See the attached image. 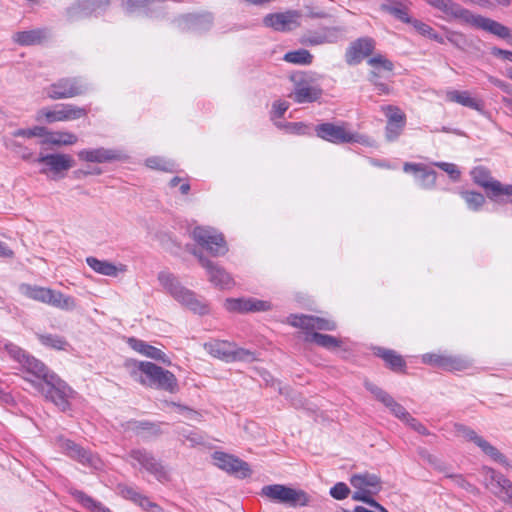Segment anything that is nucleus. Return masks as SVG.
I'll return each mask as SVG.
<instances>
[{
    "label": "nucleus",
    "instance_id": "nucleus-1",
    "mask_svg": "<svg viewBox=\"0 0 512 512\" xmlns=\"http://www.w3.org/2000/svg\"><path fill=\"white\" fill-rule=\"evenodd\" d=\"M28 373L34 375L39 381H31L46 399L52 401L60 410L69 408L68 397L71 388L56 374L50 373L44 363L28 355L21 364Z\"/></svg>",
    "mask_w": 512,
    "mask_h": 512
},
{
    "label": "nucleus",
    "instance_id": "nucleus-2",
    "mask_svg": "<svg viewBox=\"0 0 512 512\" xmlns=\"http://www.w3.org/2000/svg\"><path fill=\"white\" fill-rule=\"evenodd\" d=\"M158 280L167 293L193 313L199 315L209 313L208 304L198 298L193 291L184 287L174 274L162 271L158 274Z\"/></svg>",
    "mask_w": 512,
    "mask_h": 512
},
{
    "label": "nucleus",
    "instance_id": "nucleus-3",
    "mask_svg": "<svg viewBox=\"0 0 512 512\" xmlns=\"http://www.w3.org/2000/svg\"><path fill=\"white\" fill-rule=\"evenodd\" d=\"M19 291L29 299L61 310L71 311L76 308V301L73 297L50 288L23 283L19 286Z\"/></svg>",
    "mask_w": 512,
    "mask_h": 512
},
{
    "label": "nucleus",
    "instance_id": "nucleus-4",
    "mask_svg": "<svg viewBox=\"0 0 512 512\" xmlns=\"http://www.w3.org/2000/svg\"><path fill=\"white\" fill-rule=\"evenodd\" d=\"M137 367L146 376V378L139 379L141 384L169 393L178 391V381L172 372L146 361L138 362Z\"/></svg>",
    "mask_w": 512,
    "mask_h": 512
},
{
    "label": "nucleus",
    "instance_id": "nucleus-5",
    "mask_svg": "<svg viewBox=\"0 0 512 512\" xmlns=\"http://www.w3.org/2000/svg\"><path fill=\"white\" fill-rule=\"evenodd\" d=\"M261 494L272 501L287 504L291 507H305L311 501V496L304 490L294 489L282 484L266 485Z\"/></svg>",
    "mask_w": 512,
    "mask_h": 512
},
{
    "label": "nucleus",
    "instance_id": "nucleus-6",
    "mask_svg": "<svg viewBox=\"0 0 512 512\" xmlns=\"http://www.w3.org/2000/svg\"><path fill=\"white\" fill-rule=\"evenodd\" d=\"M89 89L90 85L82 77H65L46 87L45 93L51 100H61L82 96Z\"/></svg>",
    "mask_w": 512,
    "mask_h": 512
},
{
    "label": "nucleus",
    "instance_id": "nucleus-7",
    "mask_svg": "<svg viewBox=\"0 0 512 512\" xmlns=\"http://www.w3.org/2000/svg\"><path fill=\"white\" fill-rule=\"evenodd\" d=\"M192 238L212 256H223L228 251L224 236L211 227H195Z\"/></svg>",
    "mask_w": 512,
    "mask_h": 512
},
{
    "label": "nucleus",
    "instance_id": "nucleus-8",
    "mask_svg": "<svg viewBox=\"0 0 512 512\" xmlns=\"http://www.w3.org/2000/svg\"><path fill=\"white\" fill-rule=\"evenodd\" d=\"M294 89L289 95L298 104L312 103L319 100L323 90L312 84V78L306 73H295L290 77Z\"/></svg>",
    "mask_w": 512,
    "mask_h": 512
},
{
    "label": "nucleus",
    "instance_id": "nucleus-9",
    "mask_svg": "<svg viewBox=\"0 0 512 512\" xmlns=\"http://www.w3.org/2000/svg\"><path fill=\"white\" fill-rule=\"evenodd\" d=\"M88 114L86 107H79L74 104H58L54 109L42 108L37 112L36 120L47 123L73 121Z\"/></svg>",
    "mask_w": 512,
    "mask_h": 512
},
{
    "label": "nucleus",
    "instance_id": "nucleus-10",
    "mask_svg": "<svg viewBox=\"0 0 512 512\" xmlns=\"http://www.w3.org/2000/svg\"><path fill=\"white\" fill-rule=\"evenodd\" d=\"M473 181L485 189L487 196L496 200L501 196H512V184L503 185L491 176L490 171L483 166L475 167L471 171Z\"/></svg>",
    "mask_w": 512,
    "mask_h": 512
},
{
    "label": "nucleus",
    "instance_id": "nucleus-11",
    "mask_svg": "<svg viewBox=\"0 0 512 512\" xmlns=\"http://www.w3.org/2000/svg\"><path fill=\"white\" fill-rule=\"evenodd\" d=\"M346 123L336 125L334 123H321L316 126V135L328 142L334 144L344 143H362L363 136L356 132L348 131L345 128Z\"/></svg>",
    "mask_w": 512,
    "mask_h": 512
},
{
    "label": "nucleus",
    "instance_id": "nucleus-12",
    "mask_svg": "<svg viewBox=\"0 0 512 512\" xmlns=\"http://www.w3.org/2000/svg\"><path fill=\"white\" fill-rule=\"evenodd\" d=\"M129 457L138 462L148 473L152 474L159 482H167L170 480V475L155 456L146 449H133L129 453Z\"/></svg>",
    "mask_w": 512,
    "mask_h": 512
},
{
    "label": "nucleus",
    "instance_id": "nucleus-13",
    "mask_svg": "<svg viewBox=\"0 0 512 512\" xmlns=\"http://www.w3.org/2000/svg\"><path fill=\"white\" fill-rule=\"evenodd\" d=\"M381 111L387 118L385 138L388 142H394L404 131L406 126V115L399 107L394 105L382 106Z\"/></svg>",
    "mask_w": 512,
    "mask_h": 512
},
{
    "label": "nucleus",
    "instance_id": "nucleus-14",
    "mask_svg": "<svg viewBox=\"0 0 512 512\" xmlns=\"http://www.w3.org/2000/svg\"><path fill=\"white\" fill-rule=\"evenodd\" d=\"M455 431L466 438L468 441L474 442L486 455L490 456L494 461L502 465L509 466L507 458L493 445L484 438L479 436L473 429L463 424L456 423Z\"/></svg>",
    "mask_w": 512,
    "mask_h": 512
},
{
    "label": "nucleus",
    "instance_id": "nucleus-15",
    "mask_svg": "<svg viewBox=\"0 0 512 512\" xmlns=\"http://www.w3.org/2000/svg\"><path fill=\"white\" fill-rule=\"evenodd\" d=\"M301 13L297 10L270 13L263 18V24L279 32H289L300 26Z\"/></svg>",
    "mask_w": 512,
    "mask_h": 512
},
{
    "label": "nucleus",
    "instance_id": "nucleus-16",
    "mask_svg": "<svg viewBox=\"0 0 512 512\" xmlns=\"http://www.w3.org/2000/svg\"><path fill=\"white\" fill-rule=\"evenodd\" d=\"M36 161L43 165V168L40 170L42 174L52 173L54 176H62L64 172L74 166L72 156L61 153L40 154Z\"/></svg>",
    "mask_w": 512,
    "mask_h": 512
},
{
    "label": "nucleus",
    "instance_id": "nucleus-17",
    "mask_svg": "<svg viewBox=\"0 0 512 512\" xmlns=\"http://www.w3.org/2000/svg\"><path fill=\"white\" fill-rule=\"evenodd\" d=\"M487 488L504 501L512 503V482L492 468H485Z\"/></svg>",
    "mask_w": 512,
    "mask_h": 512
},
{
    "label": "nucleus",
    "instance_id": "nucleus-18",
    "mask_svg": "<svg viewBox=\"0 0 512 512\" xmlns=\"http://www.w3.org/2000/svg\"><path fill=\"white\" fill-rule=\"evenodd\" d=\"M213 460L220 469L240 478L250 476L251 469L247 462L224 452H214Z\"/></svg>",
    "mask_w": 512,
    "mask_h": 512
},
{
    "label": "nucleus",
    "instance_id": "nucleus-19",
    "mask_svg": "<svg viewBox=\"0 0 512 512\" xmlns=\"http://www.w3.org/2000/svg\"><path fill=\"white\" fill-rule=\"evenodd\" d=\"M192 254L198 258L201 266L206 269L209 281L212 284L220 289H229L233 286L234 283L232 277L223 268L214 264L197 250H193Z\"/></svg>",
    "mask_w": 512,
    "mask_h": 512
},
{
    "label": "nucleus",
    "instance_id": "nucleus-20",
    "mask_svg": "<svg viewBox=\"0 0 512 512\" xmlns=\"http://www.w3.org/2000/svg\"><path fill=\"white\" fill-rule=\"evenodd\" d=\"M290 325L306 330L307 333L310 331H334L336 329V323L332 320L321 318L313 315H290L288 317Z\"/></svg>",
    "mask_w": 512,
    "mask_h": 512
},
{
    "label": "nucleus",
    "instance_id": "nucleus-21",
    "mask_svg": "<svg viewBox=\"0 0 512 512\" xmlns=\"http://www.w3.org/2000/svg\"><path fill=\"white\" fill-rule=\"evenodd\" d=\"M364 386L378 401L385 405V407H387L395 417L399 418L403 422L409 419L410 414L406 409L382 388L369 381H365Z\"/></svg>",
    "mask_w": 512,
    "mask_h": 512
},
{
    "label": "nucleus",
    "instance_id": "nucleus-22",
    "mask_svg": "<svg viewBox=\"0 0 512 512\" xmlns=\"http://www.w3.org/2000/svg\"><path fill=\"white\" fill-rule=\"evenodd\" d=\"M373 39L364 37L353 41L346 50L345 60L348 65H357L364 58L370 56L374 50Z\"/></svg>",
    "mask_w": 512,
    "mask_h": 512
},
{
    "label": "nucleus",
    "instance_id": "nucleus-23",
    "mask_svg": "<svg viewBox=\"0 0 512 512\" xmlns=\"http://www.w3.org/2000/svg\"><path fill=\"white\" fill-rule=\"evenodd\" d=\"M466 23H469L470 25L474 26L475 28L482 29L484 31H487L501 39H505L509 36V29L505 25L501 24L500 22H497L493 19L473 14L469 11L467 18L465 20Z\"/></svg>",
    "mask_w": 512,
    "mask_h": 512
},
{
    "label": "nucleus",
    "instance_id": "nucleus-24",
    "mask_svg": "<svg viewBox=\"0 0 512 512\" xmlns=\"http://www.w3.org/2000/svg\"><path fill=\"white\" fill-rule=\"evenodd\" d=\"M342 32V29L337 27H326L319 31H309L301 37V43L306 46L335 43L341 37Z\"/></svg>",
    "mask_w": 512,
    "mask_h": 512
},
{
    "label": "nucleus",
    "instance_id": "nucleus-25",
    "mask_svg": "<svg viewBox=\"0 0 512 512\" xmlns=\"http://www.w3.org/2000/svg\"><path fill=\"white\" fill-rule=\"evenodd\" d=\"M60 447L63 451L73 459L78 460L82 464L89 465L91 467L97 468L99 464V459L93 455L91 452L85 450L80 447L76 443L68 439L60 440Z\"/></svg>",
    "mask_w": 512,
    "mask_h": 512
},
{
    "label": "nucleus",
    "instance_id": "nucleus-26",
    "mask_svg": "<svg viewBox=\"0 0 512 512\" xmlns=\"http://www.w3.org/2000/svg\"><path fill=\"white\" fill-rule=\"evenodd\" d=\"M225 307L229 311L246 313L268 311L271 309L270 302L258 299H227Z\"/></svg>",
    "mask_w": 512,
    "mask_h": 512
},
{
    "label": "nucleus",
    "instance_id": "nucleus-27",
    "mask_svg": "<svg viewBox=\"0 0 512 512\" xmlns=\"http://www.w3.org/2000/svg\"><path fill=\"white\" fill-rule=\"evenodd\" d=\"M350 483L355 489L365 490L371 495H376L382 489L381 478L377 474L369 472L352 475Z\"/></svg>",
    "mask_w": 512,
    "mask_h": 512
},
{
    "label": "nucleus",
    "instance_id": "nucleus-28",
    "mask_svg": "<svg viewBox=\"0 0 512 512\" xmlns=\"http://www.w3.org/2000/svg\"><path fill=\"white\" fill-rule=\"evenodd\" d=\"M77 155L80 160L91 163L111 162L121 158L119 151L103 147L96 149H83L79 151Z\"/></svg>",
    "mask_w": 512,
    "mask_h": 512
},
{
    "label": "nucleus",
    "instance_id": "nucleus-29",
    "mask_svg": "<svg viewBox=\"0 0 512 512\" xmlns=\"http://www.w3.org/2000/svg\"><path fill=\"white\" fill-rule=\"evenodd\" d=\"M212 23V18L209 14L207 15H195L188 14L179 22L182 30H190V31H200L205 30L210 27Z\"/></svg>",
    "mask_w": 512,
    "mask_h": 512
},
{
    "label": "nucleus",
    "instance_id": "nucleus-30",
    "mask_svg": "<svg viewBox=\"0 0 512 512\" xmlns=\"http://www.w3.org/2000/svg\"><path fill=\"white\" fill-rule=\"evenodd\" d=\"M232 342L224 340H213L204 344L205 350L213 357L230 362L233 349Z\"/></svg>",
    "mask_w": 512,
    "mask_h": 512
},
{
    "label": "nucleus",
    "instance_id": "nucleus-31",
    "mask_svg": "<svg viewBox=\"0 0 512 512\" xmlns=\"http://www.w3.org/2000/svg\"><path fill=\"white\" fill-rule=\"evenodd\" d=\"M429 5L444 12L447 15L459 17L464 21L467 18L469 10L462 8L461 6L453 3L450 0H425Z\"/></svg>",
    "mask_w": 512,
    "mask_h": 512
},
{
    "label": "nucleus",
    "instance_id": "nucleus-32",
    "mask_svg": "<svg viewBox=\"0 0 512 512\" xmlns=\"http://www.w3.org/2000/svg\"><path fill=\"white\" fill-rule=\"evenodd\" d=\"M87 265L94 270L96 273L115 277L119 271H123V268H117L113 263L107 260H99L96 257L89 256L86 258Z\"/></svg>",
    "mask_w": 512,
    "mask_h": 512
},
{
    "label": "nucleus",
    "instance_id": "nucleus-33",
    "mask_svg": "<svg viewBox=\"0 0 512 512\" xmlns=\"http://www.w3.org/2000/svg\"><path fill=\"white\" fill-rule=\"evenodd\" d=\"M45 38L46 31L43 29L21 31L13 36L14 41L23 46L40 44Z\"/></svg>",
    "mask_w": 512,
    "mask_h": 512
},
{
    "label": "nucleus",
    "instance_id": "nucleus-34",
    "mask_svg": "<svg viewBox=\"0 0 512 512\" xmlns=\"http://www.w3.org/2000/svg\"><path fill=\"white\" fill-rule=\"evenodd\" d=\"M447 98L452 102H456L462 106L469 107L477 111H481L483 107L482 103L471 97L468 91H450L447 93Z\"/></svg>",
    "mask_w": 512,
    "mask_h": 512
},
{
    "label": "nucleus",
    "instance_id": "nucleus-35",
    "mask_svg": "<svg viewBox=\"0 0 512 512\" xmlns=\"http://www.w3.org/2000/svg\"><path fill=\"white\" fill-rule=\"evenodd\" d=\"M470 366L467 359L461 356L441 354L439 368L446 371H463Z\"/></svg>",
    "mask_w": 512,
    "mask_h": 512
},
{
    "label": "nucleus",
    "instance_id": "nucleus-36",
    "mask_svg": "<svg viewBox=\"0 0 512 512\" xmlns=\"http://www.w3.org/2000/svg\"><path fill=\"white\" fill-rule=\"evenodd\" d=\"M305 341L316 343L317 345L328 350H333L341 346V341L336 337L318 332L307 333Z\"/></svg>",
    "mask_w": 512,
    "mask_h": 512
},
{
    "label": "nucleus",
    "instance_id": "nucleus-37",
    "mask_svg": "<svg viewBox=\"0 0 512 512\" xmlns=\"http://www.w3.org/2000/svg\"><path fill=\"white\" fill-rule=\"evenodd\" d=\"M72 495L84 508L91 512H112L101 502L93 499L82 491L75 490L72 492Z\"/></svg>",
    "mask_w": 512,
    "mask_h": 512
},
{
    "label": "nucleus",
    "instance_id": "nucleus-38",
    "mask_svg": "<svg viewBox=\"0 0 512 512\" xmlns=\"http://www.w3.org/2000/svg\"><path fill=\"white\" fill-rule=\"evenodd\" d=\"M121 426L125 431H132L135 433H140L142 431H147L155 435L160 433L159 426L156 423L147 420H129L121 424Z\"/></svg>",
    "mask_w": 512,
    "mask_h": 512
},
{
    "label": "nucleus",
    "instance_id": "nucleus-39",
    "mask_svg": "<svg viewBox=\"0 0 512 512\" xmlns=\"http://www.w3.org/2000/svg\"><path fill=\"white\" fill-rule=\"evenodd\" d=\"M379 356L386 362L389 368L395 372L403 371L406 366L402 356L393 350L381 349L379 350Z\"/></svg>",
    "mask_w": 512,
    "mask_h": 512
},
{
    "label": "nucleus",
    "instance_id": "nucleus-40",
    "mask_svg": "<svg viewBox=\"0 0 512 512\" xmlns=\"http://www.w3.org/2000/svg\"><path fill=\"white\" fill-rule=\"evenodd\" d=\"M78 141L75 134L71 132H47L45 143H49L56 146L61 145H73Z\"/></svg>",
    "mask_w": 512,
    "mask_h": 512
},
{
    "label": "nucleus",
    "instance_id": "nucleus-41",
    "mask_svg": "<svg viewBox=\"0 0 512 512\" xmlns=\"http://www.w3.org/2000/svg\"><path fill=\"white\" fill-rule=\"evenodd\" d=\"M286 62L300 65H309L313 61L312 54L306 49L287 52L283 58Z\"/></svg>",
    "mask_w": 512,
    "mask_h": 512
},
{
    "label": "nucleus",
    "instance_id": "nucleus-42",
    "mask_svg": "<svg viewBox=\"0 0 512 512\" xmlns=\"http://www.w3.org/2000/svg\"><path fill=\"white\" fill-rule=\"evenodd\" d=\"M408 4L409 2L405 3H398V6L395 5H381L380 8L382 11L387 12L391 15H393L396 19L409 23L411 22V19L408 15Z\"/></svg>",
    "mask_w": 512,
    "mask_h": 512
},
{
    "label": "nucleus",
    "instance_id": "nucleus-43",
    "mask_svg": "<svg viewBox=\"0 0 512 512\" xmlns=\"http://www.w3.org/2000/svg\"><path fill=\"white\" fill-rule=\"evenodd\" d=\"M39 341L47 347L56 349V350H65L68 346V342L66 339L59 335L53 334H39Z\"/></svg>",
    "mask_w": 512,
    "mask_h": 512
},
{
    "label": "nucleus",
    "instance_id": "nucleus-44",
    "mask_svg": "<svg viewBox=\"0 0 512 512\" xmlns=\"http://www.w3.org/2000/svg\"><path fill=\"white\" fill-rule=\"evenodd\" d=\"M461 197L467 204L468 208L473 211H478L485 203L484 196L475 191H462L460 192Z\"/></svg>",
    "mask_w": 512,
    "mask_h": 512
},
{
    "label": "nucleus",
    "instance_id": "nucleus-45",
    "mask_svg": "<svg viewBox=\"0 0 512 512\" xmlns=\"http://www.w3.org/2000/svg\"><path fill=\"white\" fill-rule=\"evenodd\" d=\"M413 26L421 35L427 36L430 39H433L441 44H443L445 42L444 38L441 35H439L438 33H436L433 30V28L430 27L428 24L418 21V20H415L413 22Z\"/></svg>",
    "mask_w": 512,
    "mask_h": 512
},
{
    "label": "nucleus",
    "instance_id": "nucleus-46",
    "mask_svg": "<svg viewBox=\"0 0 512 512\" xmlns=\"http://www.w3.org/2000/svg\"><path fill=\"white\" fill-rule=\"evenodd\" d=\"M255 359H256V357H255V353L253 351H250V350H247L244 348H239L235 344H233L232 356H231L230 362H233V361L251 362V361H254Z\"/></svg>",
    "mask_w": 512,
    "mask_h": 512
},
{
    "label": "nucleus",
    "instance_id": "nucleus-47",
    "mask_svg": "<svg viewBox=\"0 0 512 512\" xmlns=\"http://www.w3.org/2000/svg\"><path fill=\"white\" fill-rule=\"evenodd\" d=\"M144 356L159 361L165 365L171 364L170 358L162 350L150 344L147 345Z\"/></svg>",
    "mask_w": 512,
    "mask_h": 512
},
{
    "label": "nucleus",
    "instance_id": "nucleus-48",
    "mask_svg": "<svg viewBox=\"0 0 512 512\" xmlns=\"http://www.w3.org/2000/svg\"><path fill=\"white\" fill-rule=\"evenodd\" d=\"M146 165L152 169H158L163 171H172L174 167V163L168 160H165L160 157H150L146 159Z\"/></svg>",
    "mask_w": 512,
    "mask_h": 512
},
{
    "label": "nucleus",
    "instance_id": "nucleus-49",
    "mask_svg": "<svg viewBox=\"0 0 512 512\" xmlns=\"http://www.w3.org/2000/svg\"><path fill=\"white\" fill-rule=\"evenodd\" d=\"M4 349L12 359L19 362L20 364H22L25 358L28 356L22 348L11 342L5 343Z\"/></svg>",
    "mask_w": 512,
    "mask_h": 512
},
{
    "label": "nucleus",
    "instance_id": "nucleus-50",
    "mask_svg": "<svg viewBox=\"0 0 512 512\" xmlns=\"http://www.w3.org/2000/svg\"><path fill=\"white\" fill-rule=\"evenodd\" d=\"M47 133V130L45 127L42 126H35L30 129H19L14 132V136L16 137H42L45 136Z\"/></svg>",
    "mask_w": 512,
    "mask_h": 512
},
{
    "label": "nucleus",
    "instance_id": "nucleus-51",
    "mask_svg": "<svg viewBox=\"0 0 512 512\" xmlns=\"http://www.w3.org/2000/svg\"><path fill=\"white\" fill-rule=\"evenodd\" d=\"M119 494L136 504V502L140 499L141 493H139L134 487L119 484L118 487Z\"/></svg>",
    "mask_w": 512,
    "mask_h": 512
},
{
    "label": "nucleus",
    "instance_id": "nucleus-52",
    "mask_svg": "<svg viewBox=\"0 0 512 512\" xmlns=\"http://www.w3.org/2000/svg\"><path fill=\"white\" fill-rule=\"evenodd\" d=\"M437 174L434 170L424 167L418 176L419 181L423 187H431L436 182Z\"/></svg>",
    "mask_w": 512,
    "mask_h": 512
},
{
    "label": "nucleus",
    "instance_id": "nucleus-53",
    "mask_svg": "<svg viewBox=\"0 0 512 512\" xmlns=\"http://www.w3.org/2000/svg\"><path fill=\"white\" fill-rule=\"evenodd\" d=\"M109 0H83L79 5L83 6V14L88 15L89 13L96 11L102 6H107Z\"/></svg>",
    "mask_w": 512,
    "mask_h": 512
},
{
    "label": "nucleus",
    "instance_id": "nucleus-54",
    "mask_svg": "<svg viewBox=\"0 0 512 512\" xmlns=\"http://www.w3.org/2000/svg\"><path fill=\"white\" fill-rule=\"evenodd\" d=\"M350 493L349 487L343 483L338 482L330 489V495L337 500H343L348 497Z\"/></svg>",
    "mask_w": 512,
    "mask_h": 512
},
{
    "label": "nucleus",
    "instance_id": "nucleus-55",
    "mask_svg": "<svg viewBox=\"0 0 512 512\" xmlns=\"http://www.w3.org/2000/svg\"><path fill=\"white\" fill-rule=\"evenodd\" d=\"M368 64L372 67L383 68L384 70L391 71L393 63L382 55H376L368 60Z\"/></svg>",
    "mask_w": 512,
    "mask_h": 512
},
{
    "label": "nucleus",
    "instance_id": "nucleus-56",
    "mask_svg": "<svg viewBox=\"0 0 512 512\" xmlns=\"http://www.w3.org/2000/svg\"><path fill=\"white\" fill-rule=\"evenodd\" d=\"M446 477L451 479L452 482L456 486H458L468 492L473 493L476 491V487L474 485H472L471 483H469L462 475L450 474V475H447Z\"/></svg>",
    "mask_w": 512,
    "mask_h": 512
},
{
    "label": "nucleus",
    "instance_id": "nucleus-57",
    "mask_svg": "<svg viewBox=\"0 0 512 512\" xmlns=\"http://www.w3.org/2000/svg\"><path fill=\"white\" fill-rule=\"evenodd\" d=\"M179 435L185 440L190 442L191 446H196L199 444H202L204 442L203 437L195 432V431H189L187 429H182L179 432Z\"/></svg>",
    "mask_w": 512,
    "mask_h": 512
},
{
    "label": "nucleus",
    "instance_id": "nucleus-58",
    "mask_svg": "<svg viewBox=\"0 0 512 512\" xmlns=\"http://www.w3.org/2000/svg\"><path fill=\"white\" fill-rule=\"evenodd\" d=\"M437 167L445 171L452 180H458L460 177V171L458 170L457 166L453 163H447V162H437L435 163Z\"/></svg>",
    "mask_w": 512,
    "mask_h": 512
},
{
    "label": "nucleus",
    "instance_id": "nucleus-59",
    "mask_svg": "<svg viewBox=\"0 0 512 512\" xmlns=\"http://www.w3.org/2000/svg\"><path fill=\"white\" fill-rule=\"evenodd\" d=\"M446 39L455 47L464 49L466 45V39L463 34L457 32H449Z\"/></svg>",
    "mask_w": 512,
    "mask_h": 512
},
{
    "label": "nucleus",
    "instance_id": "nucleus-60",
    "mask_svg": "<svg viewBox=\"0 0 512 512\" xmlns=\"http://www.w3.org/2000/svg\"><path fill=\"white\" fill-rule=\"evenodd\" d=\"M352 499L355 501H362L368 505L376 504V500L372 498V495L361 489H356V491L352 494Z\"/></svg>",
    "mask_w": 512,
    "mask_h": 512
},
{
    "label": "nucleus",
    "instance_id": "nucleus-61",
    "mask_svg": "<svg viewBox=\"0 0 512 512\" xmlns=\"http://www.w3.org/2000/svg\"><path fill=\"white\" fill-rule=\"evenodd\" d=\"M289 104L286 101H275L272 106V114L274 117L281 118L288 110Z\"/></svg>",
    "mask_w": 512,
    "mask_h": 512
},
{
    "label": "nucleus",
    "instance_id": "nucleus-62",
    "mask_svg": "<svg viewBox=\"0 0 512 512\" xmlns=\"http://www.w3.org/2000/svg\"><path fill=\"white\" fill-rule=\"evenodd\" d=\"M128 345L136 352L144 355L148 343L143 340L131 337L127 341Z\"/></svg>",
    "mask_w": 512,
    "mask_h": 512
},
{
    "label": "nucleus",
    "instance_id": "nucleus-63",
    "mask_svg": "<svg viewBox=\"0 0 512 512\" xmlns=\"http://www.w3.org/2000/svg\"><path fill=\"white\" fill-rule=\"evenodd\" d=\"M405 423H407L412 429H414L415 431H417L419 434H422V435H429V431L427 430V428L421 424L419 421H417L415 418H413L411 415L409 417V419H407L405 421Z\"/></svg>",
    "mask_w": 512,
    "mask_h": 512
},
{
    "label": "nucleus",
    "instance_id": "nucleus-64",
    "mask_svg": "<svg viewBox=\"0 0 512 512\" xmlns=\"http://www.w3.org/2000/svg\"><path fill=\"white\" fill-rule=\"evenodd\" d=\"M441 354L428 353L423 355L422 360L424 363L433 365L439 368Z\"/></svg>",
    "mask_w": 512,
    "mask_h": 512
}]
</instances>
